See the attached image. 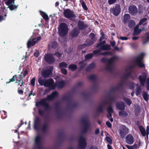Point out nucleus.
I'll return each instance as SVG.
<instances>
[{
  "mask_svg": "<svg viewBox=\"0 0 149 149\" xmlns=\"http://www.w3.org/2000/svg\"><path fill=\"white\" fill-rule=\"evenodd\" d=\"M41 106H44L45 110L42 109L40 108L38 109V114L40 116L43 117L45 116L44 118L47 117L46 115L45 116V111H50L51 110V107L48 103L46 102L45 99H41L40 101L37 102L36 104V106L39 107Z\"/></svg>",
  "mask_w": 149,
  "mask_h": 149,
  "instance_id": "1",
  "label": "nucleus"
},
{
  "mask_svg": "<svg viewBox=\"0 0 149 149\" xmlns=\"http://www.w3.org/2000/svg\"><path fill=\"white\" fill-rule=\"evenodd\" d=\"M68 26L66 23H63L61 24L58 29V32L59 35L61 37L65 36L68 32Z\"/></svg>",
  "mask_w": 149,
  "mask_h": 149,
  "instance_id": "2",
  "label": "nucleus"
},
{
  "mask_svg": "<svg viewBox=\"0 0 149 149\" xmlns=\"http://www.w3.org/2000/svg\"><path fill=\"white\" fill-rule=\"evenodd\" d=\"M87 146L86 139L83 136H81L79 138L78 148V149H85Z\"/></svg>",
  "mask_w": 149,
  "mask_h": 149,
  "instance_id": "3",
  "label": "nucleus"
},
{
  "mask_svg": "<svg viewBox=\"0 0 149 149\" xmlns=\"http://www.w3.org/2000/svg\"><path fill=\"white\" fill-rule=\"evenodd\" d=\"M144 54L141 53L139 56H137L135 59V62L140 68H143L145 67V65L142 63V60Z\"/></svg>",
  "mask_w": 149,
  "mask_h": 149,
  "instance_id": "4",
  "label": "nucleus"
},
{
  "mask_svg": "<svg viewBox=\"0 0 149 149\" xmlns=\"http://www.w3.org/2000/svg\"><path fill=\"white\" fill-rule=\"evenodd\" d=\"M45 87H48L52 89H54L56 87V85L54 84V80L50 78L45 80Z\"/></svg>",
  "mask_w": 149,
  "mask_h": 149,
  "instance_id": "5",
  "label": "nucleus"
},
{
  "mask_svg": "<svg viewBox=\"0 0 149 149\" xmlns=\"http://www.w3.org/2000/svg\"><path fill=\"white\" fill-rule=\"evenodd\" d=\"M63 14L65 17L68 19L75 17V15L74 12L69 9L64 10Z\"/></svg>",
  "mask_w": 149,
  "mask_h": 149,
  "instance_id": "6",
  "label": "nucleus"
},
{
  "mask_svg": "<svg viewBox=\"0 0 149 149\" xmlns=\"http://www.w3.org/2000/svg\"><path fill=\"white\" fill-rule=\"evenodd\" d=\"M121 11V8L120 5H116L113 8L110 9V12L115 16H118L120 14Z\"/></svg>",
  "mask_w": 149,
  "mask_h": 149,
  "instance_id": "7",
  "label": "nucleus"
},
{
  "mask_svg": "<svg viewBox=\"0 0 149 149\" xmlns=\"http://www.w3.org/2000/svg\"><path fill=\"white\" fill-rule=\"evenodd\" d=\"M45 60L46 62L49 64H52L55 62V58L53 54H48L45 56Z\"/></svg>",
  "mask_w": 149,
  "mask_h": 149,
  "instance_id": "8",
  "label": "nucleus"
},
{
  "mask_svg": "<svg viewBox=\"0 0 149 149\" xmlns=\"http://www.w3.org/2000/svg\"><path fill=\"white\" fill-rule=\"evenodd\" d=\"M35 145L36 148L37 149H43L41 146V137L40 136L38 135L35 137Z\"/></svg>",
  "mask_w": 149,
  "mask_h": 149,
  "instance_id": "9",
  "label": "nucleus"
},
{
  "mask_svg": "<svg viewBox=\"0 0 149 149\" xmlns=\"http://www.w3.org/2000/svg\"><path fill=\"white\" fill-rule=\"evenodd\" d=\"M129 131L128 128L125 125H123L121 129L120 130V134L122 138H123L127 134Z\"/></svg>",
  "mask_w": 149,
  "mask_h": 149,
  "instance_id": "10",
  "label": "nucleus"
},
{
  "mask_svg": "<svg viewBox=\"0 0 149 149\" xmlns=\"http://www.w3.org/2000/svg\"><path fill=\"white\" fill-rule=\"evenodd\" d=\"M128 11L131 15H135L138 13V9L136 6L134 5H131L128 7Z\"/></svg>",
  "mask_w": 149,
  "mask_h": 149,
  "instance_id": "11",
  "label": "nucleus"
},
{
  "mask_svg": "<svg viewBox=\"0 0 149 149\" xmlns=\"http://www.w3.org/2000/svg\"><path fill=\"white\" fill-rule=\"evenodd\" d=\"M41 119L38 116L36 117L34 121L33 127L35 130H40L39 126L41 124Z\"/></svg>",
  "mask_w": 149,
  "mask_h": 149,
  "instance_id": "12",
  "label": "nucleus"
},
{
  "mask_svg": "<svg viewBox=\"0 0 149 149\" xmlns=\"http://www.w3.org/2000/svg\"><path fill=\"white\" fill-rule=\"evenodd\" d=\"M58 96V93L56 91L53 92L50 95L47 96L46 98H44L42 99H45L46 102L47 100L49 101H52L55 98Z\"/></svg>",
  "mask_w": 149,
  "mask_h": 149,
  "instance_id": "13",
  "label": "nucleus"
},
{
  "mask_svg": "<svg viewBox=\"0 0 149 149\" xmlns=\"http://www.w3.org/2000/svg\"><path fill=\"white\" fill-rule=\"evenodd\" d=\"M36 38L31 37L28 41L27 45V47L29 48L35 45L36 43Z\"/></svg>",
  "mask_w": 149,
  "mask_h": 149,
  "instance_id": "14",
  "label": "nucleus"
},
{
  "mask_svg": "<svg viewBox=\"0 0 149 149\" xmlns=\"http://www.w3.org/2000/svg\"><path fill=\"white\" fill-rule=\"evenodd\" d=\"M52 71L51 70H44L41 72V74L44 78H47L49 77L52 74Z\"/></svg>",
  "mask_w": 149,
  "mask_h": 149,
  "instance_id": "15",
  "label": "nucleus"
},
{
  "mask_svg": "<svg viewBox=\"0 0 149 149\" xmlns=\"http://www.w3.org/2000/svg\"><path fill=\"white\" fill-rule=\"evenodd\" d=\"M126 143L129 144H132L134 142V137L131 134H128L125 138Z\"/></svg>",
  "mask_w": 149,
  "mask_h": 149,
  "instance_id": "16",
  "label": "nucleus"
},
{
  "mask_svg": "<svg viewBox=\"0 0 149 149\" xmlns=\"http://www.w3.org/2000/svg\"><path fill=\"white\" fill-rule=\"evenodd\" d=\"M80 32V30L77 28H75L72 30L70 35L71 36L74 38L77 36Z\"/></svg>",
  "mask_w": 149,
  "mask_h": 149,
  "instance_id": "17",
  "label": "nucleus"
},
{
  "mask_svg": "<svg viewBox=\"0 0 149 149\" xmlns=\"http://www.w3.org/2000/svg\"><path fill=\"white\" fill-rule=\"evenodd\" d=\"M147 78L146 74H144L143 75H140L139 77V79L141 84L143 86H144L145 84V81Z\"/></svg>",
  "mask_w": 149,
  "mask_h": 149,
  "instance_id": "18",
  "label": "nucleus"
},
{
  "mask_svg": "<svg viewBox=\"0 0 149 149\" xmlns=\"http://www.w3.org/2000/svg\"><path fill=\"white\" fill-rule=\"evenodd\" d=\"M78 26L80 30H83L87 28L88 27V25L85 24L84 21H79L78 23Z\"/></svg>",
  "mask_w": 149,
  "mask_h": 149,
  "instance_id": "19",
  "label": "nucleus"
},
{
  "mask_svg": "<svg viewBox=\"0 0 149 149\" xmlns=\"http://www.w3.org/2000/svg\"><path fill=\"white\" fill-rule=\"evenodd\" d=\"M17 77V75L16 74L11 79H9V81H8L6 82V84H9V83L12 82H14L15 81V80L16 81L15 82V83L18 84L20 83L21 81V80H20V79H18V78H16Z\"/></svg>",
  "mask_w": 149,
  "mask_h": 149,
  "instance_id": "20",
  "label": "nucleus"
},
{
  "mask_svg": "<svg viewBox=\"0 0 149 149\" xmlns=\"http://www.w3.org/2000/svg\"><path fill=\"white\" fill-rule=\"evenodd\" d=\"M116 107L117 109L120 110H125V105L124 102H123L117 103L116 104Z\"/></svg>",
  "mask_w": 149,
  "mask_h": 149,
  "instance_id": "21",
  "label": "nucleus"
},
{
  "mask_svg": "<svg viewBox=\"0 0 149 149\" xmlns=\"http://www.w3.org/2000/svg\"><path fill=\"white\" fill-rule=\"evenodd\" d=\"M118 58V57L116 56H114L110 58H108L107 64L112 65L116 61Z\"/></svg>",
  "mask_w": 149,
  "mask_h": 149,
  "instance_id": "22",
  "label": "nucleus"
},
{
  "mask_svg": "<svg viewBox=\"0 0 149 149\" xmlns=\"http://www.w3.org/2000/svg\"><path fill=\"white\" fill-rule=\"evenodd\" d=\"M65 83L64 81L61 80L59 81H58L55 84L56 87L57 86L58 88H63L65 86Z\"/></svg>",
  "mask_w": 149,
  "mask_h": 149,
  "instance_id": "23",
  "label": "nucleus"
},
{
  "mask_svg": "<svg viewBox=\"0 0 149 149\" xmlns=\"http://www.w3.org/2000/svg\"><path fill=\"white\" fill-rule=\"evenodd\" d=\"M68 69L72 71H74L76 70L77 68L76 65L74 64H70L68 67Z\"/></svg>",
  "mask_w": 149,
  "mask_h": 149,
  "instance_id": "24",
  "label": "nucleus"
},
{
  "mask_svg": "<svg viewBox=\"0 0 149 149\" xmlns=\"http://www.w3.org/2000/svg\"><path fill=\"white\" fill-rule=\"evenodd\" d=\"M111 49L110 45L105 44L102 46L101 47H99L100 50H110Z\"/></svg>",
  "mask_w": 149,
  "mask_h": 149,
  "instance_id": "25",
  "label": "nucleus"
},
{
  "mask_svg": "<svg viewBox=\"0 0 149 149\" xmlns=\"http://www.w3.org/2000/svg\"><path fill=\"white\" fill-rule=\"evenodd\" d=\"M49 46L51 48L53 49H56L58 48V44L56 41L52 42L51 44H49Z\"/></svg>",
  "mask_w": 149,
  "mask_h": 149,
  "instance_id": "26",
  "label": "nucleus"
},
{
  "mask_svg": "<svg viewBox=\"0 0 149 149\" xmlns=\"http://www.w3.org/2000/svg\"><path fill=\"white\" fill-rule=\"evenodd\" d=\"M131 74L132 73L130 71L128 72L127 73L125 74L123 77V79L126 81L128 77H130L132 79H134V78L132 76Z\"/></svg>",
  "mask_w": 149,
  "mask_h": 149,
  "instance_id": "27",
  "label": "nucleus"
},
{
  "mask_svg": "<svg viewBox=\"0 0 149 149\" xmlns=\"http://www.w3.org/2000/svg\"><path fill=\"white\" fill-rule=\"evenodd\" d=\"M118 115L120 116L123 118H126L128 115L127 113L124 110L120 111L119 112Z\"/></svg>",
  "mask_w": 149,
  "mask_h": 149,
  "instance_id": "28",
  "label": "nucleus"
},
{
  "mask_svg": "<svg viewBox=\"0 0 149 149\" xmlns=\"http://www.w3.org/2000/svg\"><path fill=\"white\" fill-rule=\"evenodd\" d=\"M90 124L84 125L82 129V133H86L88 132L89 127L90 126Z\"/></svg>",
  "mask_w": 149,
  "mask_h": 149,
  "instance_id": "29",
  "label": "nucleus"
},
{
  "mask_svg": "<svg viewBox=\"0 0 149 149\" xmlns=\"http://www.w3.org/2000/svg\"><path fill=\"white\" fill-rule=\"evenodd\" d=\"M62 99L63 100L67 101L68 102V103H70L71 99V96L70 95H65L62 97Z\"/></svg>",
  "mask_w": 149,
  "mask_h": 149,
  "instance_id": "30",
  "label": "nucleus"
},
{
  "mask_svg": "<svg viewBox=\"0 0 149 149\" xmlns=\"http://www.w3.org/2000/svg\"><path fill=\"white\" fill-rule=\"evenodd\" d=\"M139 128L142 136H145L146 135V132L145 128L142 125L139 126Z\"/></svg>",
  "mask_w": 149,
  "mask_h": 149,
  "instance_id": "31",
  "label": "nucleus"
},
{
  "mask_svg": "<svg viewBox=\"0 0 149 149\" xmlns=\"http://www.w3.org/2000/svg\"><path fill=\"white\" fill-rule=\"evenodd\" d=\"M135 25V22L133 20L131 19L128 21V25L129 28H132Z\"/></svg>",
  "mask_w": 149,
  "mask_h": 149,
  "instance_id": "32",
  "label": "nucleus"
},
{
  "mask_svg": "<svg viewBox=\"0 0 149 149\" xmlns=\"http://www.w3.org/2000/svg\"><path fill=\"white\" fill-rule=\"evenodd\" d=\"M48 129V125L47 123L44 124L41 128L42 132L44 133H46Z\"/></svg>",
  "mask_w": 149,
  "mask_h": 149,
  "instance_id": "33",
  "label": "nucleus"
},
{
  "mask_svg": "<svg viewBox=\"0 0 149 149\" xmlns=\"http://www.w3.org/2000/svg\"><path fill=\"white\" fill-rule=\"evenodd\" d=\"M95 41H96L95 40H91L87 39L86 40L85 43L86 44L87 46H89L93 44L94 43Z\"/></svg>",
  "mask_w": 149,
  "mask_h": 149,
  "instance_id": "34",
  "label": "nucleus"
},
{
  "mask_svg": "<svg viewBox=\"0 0 149 149\" xmlns=\"http://www.w3.org/2000/svg\"><path fill=\"white\" fill-rule=\"evenodd\" d=\"M142 96L143 97L144 99L147 102L148 101L149 98V95L145 91H143L142 94Z\"/></svg>",
  "mask_w": 149,
  "mask_h": 149,
  "instance_id": "35",
  "label": "nucleus"
},
{
  "mask_svg": "<svg viewBox=\"0 0 149 149\" xmlns=\"http://www.w3.org/2000/svg\"><path fill=\"white\" fill-rule=\"evenodd\" d=\"M130 18V15L129 14H125L124 16L123 22L125 24Z\"/></svg>",
  "mask_w": 149,
  "mask_h": 149,
  "instance_id": "36",
  "label": "nucleus"
},
{
  "mask_svg": "<svg viewBox=\"0 0 149 149\" xmlns=\"http://www.w3.org/2000/svg\"><path fill=\"white\" fill-rule=\"evenodd\" d=\"M123 100L128 105H130L132 103V101L130 99L127 97H124L123 98Z\"/></svg>",
  "mask_w": 149,
  "mask_h": 149,
  "instance_id": "37",
  "label": "nucleus"
},
{
  "mask_svg": "<svg viewBox=\"0 0 149 149\" xmlns=\"http://www.w3.org/2000/svg\"><path fill=\"white\" fill-rule=\"evenodd\" d=\"M40 14L42 17L46 21L49 19L48 17L47 14L45 13L43 11L40 12Z\"/></svg>",
  "mask_w": 149,
  "mask_h": 149,
  "instance_id": "38",
  "label": "nucleus"
},
{
  "mask_svg": "<svg viewBox=\"0 0 149 149\" xmlns=\"http://www.w3.org/2000/svg\"><path fill=\"white\" fill-rule=\"evenodd\" d=\"M67 64L64 62H62L60 63L59 65V67L61 69L63 68H67Z\"/></svg>",
  "mask_w": 149,
  "mask_h": 149,
  "instance_id": "39",
  "label": "nucleus"
},
{
  "mask_svg": "<svg viewBox=\"0 0 149 149\" xmlns=\"http://www.w3.org/2000/svg\"><path fill=\"white\" fill-rule=\"evenodd\" d=\"M81 122L84 124V125L90 124L88 118H82L81 120Z\"/></svg>",
  "mask_w": 149,
  "mask_h": 149,
  "instance_id": "40",
  "label": "nucleus"
},
{
  "mask_svg": "<svg viewBox=\"0 0 149 149\" xmlns=\"http://www.w3.org/2000/svg\"><path fill=\"white\" fill-rule=\"evenodd\" d=\"M80 3L81 4L82 8L84 10H88V8L86 5V3L83 0H80Z\"/></svg>",
  "mask_w": 149,
  "mask_h": 149,
  "instance_id": "41",
  "label": "nucleus"
},
{
  "mask_svg": "<svg viewBox=\"0 0 149 149\" xmlns=\"http://www.w3.org/2000/svg\"><path fill=\"white\" fill-rule=\"evenodd\" d=\"M136 95L137 96H138L140 95V94L141 93V87L139 86H138L136 88Z\"/></svg>",
  "mask_w": 149,
  "mask_h": 149,
  "instance_id": "42",
  "label": "nucleus"
},
{
  "mask_svg": "<svg viewBox=\"0 0 149 149\" xmlns=\"http://www.w3.org/2000/svg\"><path fill=\"white\" fill-rule=\"evenodd\" d=\"M141 31V29H138V28H135L134 29V33H133V35H138L140 33Z\"/></svg>",
  "mask_w": 149,
  "mask_h": 149,
  "instance_id": "43",
  "label": "nucleus"
},
{
  "mask_svg": "<svg viewBox=\"0 0 149 149\" xmlns=\"http://www.w3.org/2000/svg\"><path fill=\"white\" fill-rule=\"evenodd\" d=\"M79 64L80 65V66L79 68V70L81 71L84 68L85 65L83 64V61H80L79 63Z\"/></svg>",
  "mask_w": 149,
  "mask_h": 149,
  "instance_id": "44",
  "label": "nucleus"
},
{
  "mask_svg": "<svg viewBox=\"0 0 149 149\" xmlns=\"http://www.w3.org/2000/svg\"><path fill=\"white\" fill-rule=\"evenodd\" d=\"M55 109L57 111H58L59 110L60 107V104L59 102H56L54 104Z\"/></svg>",
  "mask_w": 149,
  "mask_h": 149,
  "instance_id": "45",
  "label": "nucleus"
},
{
  "mask_svg": "<svg viewBox=\"0 0 149 149\" xmlns=\"http://www.w3.org/2000/svg\"><path fill=\"white\" fill-rule=\"evenodd\" d=\"M89 79L93 81H95L96 79V77L95 74H92L89 76Z\"/></svg>",
  "mask_w": 149,
  "mask_h": 149,
  "instance_id": "46",
  "label": "nucleus"
},
{
  "mask_svg": "<svg viewBox=\"0 0 149 149\" xmlns=\"http://www.w3.org/2000/svg\"><path fill=\"white\" fill-rule=\"evenodd\" d=\"M8 8H9L11 10H13L16 9L17 8V6L13 5V4H12L9 5Z\"/></svg>",
  "mask_w": 149,
  "mask_h": 149,
  "instance_id": "47",
  "label": "nucleus"
},
{
  "mask_svg": "<svg viewBox=\"0 0 149 149\" xmlns=\"http://www.w3.org/2000/svg\"><path fill=\"white\" fill-rule=\"evenodd\" d=\"M106 43V41L105 40H103L102 42H100L98 43L96 46V47H101L103 46L104 44Z\"/></svg>",
  "mask_w": 149,
  "mask_h": 149,
  "instance_id": "48",
  "label": "nucleus"
},
{
  "mask_svg": "<svg viewBox=\"0 0 149 149\" xmlns=\"http://www.w3.org/2000/svg\"><path fill=\"white\" fill-rule=\"evenodd\" d=\"M93 56V54L89 53L87 54L85 57V58L86 60H89L92 58Z\"/></svg>",
  "mask_w": 149,
  "mask_h": 149,
  "instance_id": "49",
  "label": "nucleus"
},
{
  "mask_svg": "<svg viewBox=\"0 0 149 149\" xmlns=\"http://www.w3.org/2000/svg\"><path fill=\"white\" fill-rule=\"evenodd\" d=\"M78 104L77 103L75 102L70 104V103H68L67 106L68 107H70L72 108H75L77 107Z\"/></svg>",
  "mask_w": 149,
  "mask_h": 149,
  "instance_id": "50",
  "label": "nucleus"
},
{
  "mask_svg": "<svg viewBox=\"0 0 149 149\" xmlns=\"http://www.w3.org/2000/svg\"><path fill=\"white\" fill-rule=\"evenodd\" d=\"M100 54H102L103 55H111L112 54L111 52L106 51L103 53H100Z\"/></svg>",
  "mask_w": 149,
  "mask_h": 149,
  "instance_id": "51",
  "label": "nucleus"
},
{
  "mask_svg": "<svg viewBox=\"0 0 149 149\" xmlns=\"http://www.w3.org/2000/svg\"><path fill=\"white\" fill-rule=\"evenodd\" d=\"M53 55L56 56L59 59H60L62 55V53H60L59 52H55L53 54Z\"/></svg>",
  "mask_w": 149,
  "mask_h": 149,
  "instance_id": "52",
  "label": "nucleus"
},
{
  "mask_svg": "<svg viewBox=\"0 0 149 149\" xmlns=\"http://www.w3.org/2000/svg\"><path fill=\"white\" fill-rule=\"evenodd\" d=\"M101 50H100L99 49V50H94L93 51L92 54H93V55H95L98 56L99 55H100V53H99L100 52Z\"/></svg>",
  "mask_w": 149,
  "mask_h": 149,
  "instance_id": "53",
  "label": "nucleus"
},
{
  "mask_svg": "<svg viewBox=\"0 0 149 149\" xmlns=\"http://www.w3.org/2000/svg\"><path fill=\"white\" fill-rule=\"evenodd\" d=\"M45 80L41 79H39L38 82L41 86H45Z\"/></svg>",
  "mask_w": 149,
  "mask_h": 149,
  "instance_id": "54",
  "label": "nucleus"
},
{
  "mask_svg": "<svg viewBox=\"0 0 149 149\" xmlns=\"http://www.w3.org/2000/svg\"><path fill=\"white\" fill-rule=\"evenodd\" d=\"M107 110L108 113H113V110L112 107L111 105H110L109 106Z\"/></svg>",
  "mask_w": 149,
  "mask_h": 149,
  "instance_id": "55",
  "label": "nucleus"
},
{
  "mask_svg": "<svg viewBox=\"0 0 149 149\" xmlns=\"http://www.w3.org/2000/svg\"><path fill=\"white\" fill-rule=\"evenodd\" d=\"M116 100V98L114 96H110L109 99V102L110 103L112 104V103L115 101Z\"/></svg>",
  "mask_w": 149,
  "mask_h": 149,
  "instance_id": "56",
  "label": "nucleus"
},
{
  "mask_svg": "<svg viewBox=\"0 0 149 149\" xmlns=\"http://www.w3.org/2000/svg\"><path fill=\"white\" fill-rule=\"evenodd\" d=\"M97 111L100 113H103V108L102 105H100L98 108Z\"/></svg>",
  "mask_w": 149,
  "mask_h": 149,
  "instance_id": "57",
  "label": "nucleus"
},
{
  "mask_svg": "<svg viewBox=\"0 0 149 149\" xmlns=\"http://www.w3.org/2000/svg\"><path fill=\"white\" fill-rule=\"evenodd\" d=\"M112 65L107 64L106 67V69L108 71H111L112 70Z\"/></svg>",
  "mask_w": 149,
  "mask_h": 149,
  "instance_id": "58",
  "label": "nucleus"
},
{
  "mask_svg": "<svg viewBox=\"0 0 149 149\" xmlns=\"http://www.w3.org/2000/svg\"><path fill=\"white\" fill-rule=\"evenodd\" d=\"M19 88H18L17 92L20 95H22L23 93V90H24V88L23 87H21V89H19Z\"/></svg>",
  "mask_w": 149,
  "mask_h": 149,
  "instance_id": "59",
  "label": "nucleus"
},
{
  "mask_svg": "<svg viewBox=\"0 0 149 149\" xmlns=\"http://www.w3.org/2000/svg\"><path fill=\"white\" fill-rule=\"evenodd\" d=\"M145 40L143 41V44H145L146 43H147L148 41H149V33L148 35L146 37Z\"/></svg>",
  "mask_w": 149,
  "mask_h": 149,
  "instance_id": "60",
  "label": "nucleus"
},
{
  "mask_svg": "<svg viewBox=\"0 0 149 149\" xmlns=\"http://www.w3.org/2000/svg\"><path fill=\"white\" fill-rule=\"evenodd\" d=\"M147 19L146 18H142L139 22V24L141 25L143 24L144 22L147 20Z\"/></svg>",
  "mask_w": 149,
  "mask_h": 149,
  "instance_id": "61",
  "label": "nucleus"
},
{
  "mask_svg": "<svg viewBox=\"0 0 149 149\" xmlns=\"http://www.w3.org/2000/svg\"><path fill=\"white\" fill-rule=\"evenodd\" d=\"M119 88V87L118 86L116 87L112 88H111L110 91L112 92H114L118 90Z\"/></svg>",
  "mask_w": 149,
  "mask_h": 149,
  "instance_id": "62",
  "label": "nucleus"
},
{
  "mask_svg": "<svg viewBox=\"0 0 149 149\" xmlns=\"http://www.w3.org/2000/svg\"><path fill=\"white\" fill-rule=\"evenodd\" d=\"M125 81V80L123 79L122 81L121 82L118 84V86L119 87V88H121L123 86Z\"/></svg>",
  "mask_w": 149,
  "mask_h": 149,
  "instance_id": "63",
  "label": "nucleus"
},
{
  "mask_svg": "<svg viewBox=\"0 0 149 149\" xmlns=\"http://www.w3.org/2000/svg\"><path fill=\"white\" fill-rule=\"evenodd\" d=\"M90 37L91 38V40H94V39L95 38V34L93 33H91L89 35Z\"/></svg>",
  "mask_w": 149,
  "mask_h": 149,
  "instance_id": "64",
  "label": "nucleus"
}]
</instances>
